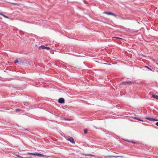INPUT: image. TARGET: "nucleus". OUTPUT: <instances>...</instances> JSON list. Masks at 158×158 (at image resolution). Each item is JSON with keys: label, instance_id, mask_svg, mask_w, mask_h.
I'll use <instances>...</instances> for the list:
<instances>
[{"label": "nucleus", "instance_id": "20e7f679", "mask_svg": "<svg viewBox=\"0 0 158 158\" xmlns=\"http://www.w3.org/2000/svg\"><path fill=\"white\" fill-rule=\"evenodd\" d=\"M67 140L68 141H70L72 143H75L73 139V138H72V137H69V138H68L67 139Z\"/></svg>", "mask_w": 158, "mask_h": 158}, {"label": "nucleus", "instance_id": "9d476101", "mask_svg": "<svg viewBox=\"0 0 158 158\" xmlns=\"http://www.w3.org/2000/svg\"><path fill=\"white\" fill-rule=\"evenodd\" d=\"M132 118H134V119H136V120H139V121H143L142 120L140 119L139 118H138L137 117H132Z\"/></svg>", "mask_w": 158, "mask_h": 158}, {"label": "nucleus", "instance_id": "a211bd4d", "mask_svg": "<svg viewBox=\"0 0 158 158\" xmlns=\"http://www.w3.org/2000/svg\"><path fill=\"white\" fill-rule=\"evenodd\" d=\"M117 39H121L122 40V38H119V37H117L116 38Z\"/></svg>", "mask_w": 158, "mask_h": 158}, {"label": "nucleus", "instance_id": "1a4fd4ad", "mask_svg": "<svg viewBox=\"0 0 158 158\" xmlns=\"http://www.w3.org/2000/svg\"><path fill=\"white\" fill-rule=\"evenodd\" d=\"M152 97L155 98L156 99H158V96L156 94H153L152 95Z\"/></svg>", "mask_w": 158, "mask_h": 158}, {"label": "nucleus", "instance_id": "b1692460", "mask_svg": "<svg viewBox=\"0 0 158 158\" xmlns=\"http://www.w3.org/2000/svg\"><path fill=\"white\" fill-rule=\"evenodd\" d=\"M103 22L104 23H105V22Z\"/></svg>", "mask_w": 158, "mask_h": 158}, {"label": "nucleus", "instance_id": "7ed1b4c3", "mask_svg": "<svg viewBox=\"0 0 158 158\" xmlns=\"http://www.w3.org/2000/svg\"><path fill=\"white\" fill-rule=\"evenodd\" d=\"M146 119L150 120L151 121H157L158 120V119H155L154 118H150L149 117H146Z\"/></svg>", "mask_w": 158, "mask_h": 158}, {"label": "nucleus", "instance_id": "6ab92c4d", "mask_svg": "<svg viewBox=\"0 0 158 158\" xmlns=\"http://www.w3.org/2000/svg\"><path fill=\"white\" fill-rule=\"evenodd\" d=\"M156 124L157 126H158V122H156Z\"/></svg>", "mask_w": 158, "mask_h": 158}, {"label": "nucleus", "instance_id": "0eeeda50", "mask_svg": "<svg viewBox=\"0 0 158 158\" xmlns=\"http://www.w3.org/2000/svg\"><path fill=\"white\" fill-rule=\"evenodd\" d=\"M134 83L132 81H125L124 82H123L122 84L123 85H125L127 84H132L133 83Z\"/></svg>", "mask_w": 158, "mask_h": 158}, {"label": "nucleus", "instance_id": "2eb2a0df", "mask_svg": "<svg viewBox=\"0 0 158 158\" xmlns=\"http://www.w3.org/2000/svg\"><path fill=\"white\" fill-rule=\"evenodd\" d=\"M85 156H94L93 155H91V154H86V155H85Z\"/></svg>", "mask_w": 158, "mask_h": 158}, {"label": "nucleus", "instance_id": "412c9836", "mask_svg": "<svg viewBox=\"0 0 158 158\" xmlns=\"http://www.w3.org/2000/svg\"><path fill=\"white\" fill-rule=\"evenodd\" d=\"M142 55L143 56H145L143 55Z\"/></svg>", "mask_w": 158, "mask_h": 158}, {"label": "nucleus", "instance_id": "4468645a", "mask_svg": "<svg viewBox=\"0 0 158 158\" xmlns=\"http://www.w3.org/2000/svg\"><path fill=\"white\" fill-rule=\"evenodd\" d=\"M16 156H17V157H19L20 158H23V157H22L21 156H19V155H16Z\"/></svg>", "mask_w": 158, "mask_h": 158}, {"label": "nucleus", "instance_id": "423d86ee", "mask_svg": "<svg viewBox=\"0 0 158 158\" xmlns=\"http://www.w3.org/2000/svg\"><path fill=\"white\" fill-rule=\"evenodd\" d=\"M19 64H23V63L25 61V59L23 58L19 59Z\"/></svg>", "mask_w": 158, "mask_h": 158}, {"label": "nucleus", "instance_id": "f257e3e1", "mask_svg": "<svg viewBox=\"0 0 158 158\" xmlns=\"http://www.w3.org/2000/svg\"><path fill=\"white\" fill-rule=\"evenodd\" d=\"M27 153V154H28L29 155H33L38 156H39L40 157H44L46 156H45V155L40 154V153H37V152H35V153H31V152H28Z\"/></svg>", "mask_w": 158, "mask_h": 158}, {"label": "nucleus", "instance_id": "ddd939ff", "mask_svg": "<svg viewBox=\"0 0 158 158\" xmlns=\"http://www.w3.org/2000/svg\"><path fill=\"white\" fill-rule=\"evenodd\" d=\"M84 132L85 134L87 133V130L86 129H85L84 130Z\"/></svg>", "mask_w": 158, "mask_h": 158}, {"label": "nucleus", "instance_id": "6e6552de", "mask_svg": "<svg viewBox=\"0 0 158 158\" xmlns=\"http://www.w3.org/2000/svg\"><path fill=\"white\" fill-rule=\"evenodd\" d=\"M64 100L63 98H60L58 100V102L60 103H63L64 102Z\"/></svg>", "mask_w": 158, "mask_h": 158}, {"label": "nucleus", "instance_id": "4be33fe9", "mask_svg": "<svg viewBox=\"0 0 158 158\" xmlns=\"http://www.w3.org/2000/svg\"><path fill=\"white\" fill-rule=\"evenodd\" d=\"M16 110L17 111V110H19V109H17V110Z\"/></svg>", "mask_w": 158, "mask_h": 158}, {"label": "nucleus", "instance_id": "9b49d317", "mask_svg": "<svg viewBox=\"0 0 158 158\" xmlns=\"http://www.w3.org/2000/svg\"><path fill=\"white\" fill-rule=\"evenodd\" d=\"M0 15H2V16H3L5 18H7V19L9 18V17H8L5 15H4V14H2L0 13Z\"/></svg>", "mask_w": 158, "mask_h": 158}, {"label": "nucleus", "instance_id": "dca6fc26", "mask_svg": "<svg viewBox=\"0 0 158 158\" xmlns=\"http://www.w3.org/2000/svg\"><path fill=\"white\" fill-rule=\"evenodd\" d=\"M18 60H17V59H16V60L15 61V63H18Z\"/></svg>", "mask_w": 158, "mask_h": 158}, {"label": "nucleus", "instance_id": "5701e85b", "mask_svg": "<svg viewBox=\"0 0 158 158\" xmlns=\"http://www.w3.org/2000/svg\"><path fill=\"white\" fill-rule=\"evenodd\" d=\"M115 157H118V156H115Z\"/></svg>", "mask_w": 158, "mask_h": 158}, {"label": "nucleus", "instance_id": "f3484780", "mask_svg": "<svg viewBox=\"0 0 158 158\" xmlns=\"http://www.w3.org/2000/svg\"><path fill=\"white\" fill-rule=\"evenodd\" d=\"M145 67H146V68H148V69L149 70H151V71H152V69H150V68H149L148 66H145Z\"/></svg>", "mask_w": 158, "mask_h": 158}, {"label": "nucleus", "instance_id": "39448f33", "mask_svg": "<svg viewBox=\"0 0 158 158\" xmlns=\"http://www.w3.org/2000/svg\"><path fill=\"white\" fill-rule=\"evenodd\" d=\"M39 48H41L42 49H45L47 50H49L50 48L49 47H45L44 45L41 46L39 47Z\"/></svg>", "mask_w": 158, "mask_h": 158}, {"label": "nucleus", "instance_id": "f03ea898", "mask_svg": "<svg viewBox=\"0 0 158 158\" xmlns=\"http://www.w3.org/2000/svg\"><path fill=\"white\" fill-rule=\"evenodd\" d=\"M103 13L106 14L108 15H111L114 16L115 17H116V15L115 14H114L113 13L111 12H103Z\"/></svg>", "mask_w": 158, "mask_h": 158}, {"label": "nucleus", "instance_id": "f8f14e48", "mask_svg": "<svg viewBox=\"0 0 158 158\" xmlns=\"http://www.w3.org/2000/svg\"><path fill=\"white\" fill-rule=\"evenodd\" d=\"M11 4L14 5H17V6H19L20 5L19 4H18L16 3H11Z\"/></svg>", "mask_w": 158, "mask_h": 158}, {"label": "nucleus", "instance_id": "aec40b11", "mask_svg": "<svg viewBox=\"0 0 158 158\" xmlns=\"http://www.w3.org/2000/svg\"><path fill=\"white\" fill-rule=\"evenodd\" d=\"M66 120H68V121H71V120H72V119H66Z\"/></svg>", "mask_w": 158, "mask_h": 158}]
</instances>
